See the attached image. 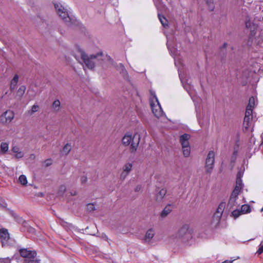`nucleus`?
I'll return each instance as SVG.
<instances>
[{
	"label": "nucleus",
	"instance_id": "obj_1",
	"mask_svg": "<svg viewBox=\"0 0 263 263\" xmlns=\"http://www.w3.org/2000/svg\"><path fill=\"white\" fill-rule=\"evenodd\" d=\"M80 58H78L77 57H76L78 61L81 64L83 67L85 66L90 69H92L95 67L96 62L98 60V57L100 55H102V53H98L97 55H88L83 51H80Z\"/></svg>",
	"mask_w": 263,
	"mask_h": 263
},
{
	"label": "nucleus",
	"instance_id": "obj_2",
	"mask_svg": "<svg viewBox=\"0 0 263 263\" xmlns=\"http://www.w3.org/2000/svg\"><path fill=\"white\" fill-rule=\"evenodd\" d=\"M140 140V135L135 134L133 136L130 135H125L122 138V143L124 145H130L132 152L136 151Z\"/></svg>",
	"mask_w": 263,
	"mask_h": 263
},
{
	"label": "nucleus",
	"instance_id": "obj_3",
	"mask_svg": "<svg viewBox=\"0 0 263 263\" xmlns=\"http://www.w3.org/2000/svg\"><path fill=\"white\" fill-rule=\"evenodd\" d=\"M20 253L22 257L25 258L24 263H39L36 258V253L27 249H21Z\"/></svg>",
	"mask_w": 263,
	"mask_h": 263
},
{
	"label": "nucleus",
	"instance_id": "obj_4",
	"mask_svg": "<svg viewBox=\"0 0 263 263\" xmlns=\"http://www.w3.org/2000/svg\"><path fill=\"white\" fill-rule=\"evenodd\" d=\"M150 93L155 99V101L153 100L151 101V106L153 113L157 118H159L163 115V110L155 92L151 90L150 91Z\"/></svg>",
	"mask_w": 263,
	"mask_h": 263
},
{
	"label": "nucleus",
	"instance_id": "obj_5",
	"mask_svg": "<svg viewBox=\"0 0 263 263\" xmlns=\"http://www.w3.org/2000/svg\"><path fill=\"white\" fill-rule=\"evenodd\" d=\"M54 7L57 14L64 21V22L68 25L70 26L71 19L69 16V14L66 9L60 3L54 4Z\"/></svg>",
	"mask_w": 263,
	"mask_h": 263
},
{
	"label": "nucleus",
	"instance_id": "obj_6",
	"mask_svg": "<svg viewBox=\"0 0 263 263\" xmlns=\"http://www.w3.org/2000/svg\"><path fill=\"white\" fill-rule=\"evenodd\" d=\"M215 162V153L214 151H211L209 152L205 164V172L206 173H211L214 165Z\"/></svg>",
	"mask_w": 263,
	"mask_h": 263
},
{
	"label": "nucleus",
	"instance_id": "obj_7",
	"mask_svg": "<svg viewBox=\"0 0 263 263\" xmlns=\"http://www.w3.org/2000/svg\"><path fill=\"white\" fill-rule=\"evenodd\" d=\"M191 234L189 227L187 224L183 225L177 232L176 234V238L178 239L188 238L190 237Z\"/></svg>",
	"mask_w": 263,
	"mask_h": 263
},
{
	"label": "nucleus",
	"instance_id": "obj_8",
	"mask_svg": "<svg viewBox=\"0 0 263 263\" xmlns=\"http://www.w3.org/2000/svg\"><path fill=\"white\" fill-rule=\"evenodd\" d=\"M252 113L249 111H246L245 116L244 118L243 126L246 130H248L252 127Z\"/></svg>",
	"mask_w": 263,
	"mask_h": 263
},
{
	"label": "nucleus",
	"instance_id": "obj_9",
	"mask_svg": "<svg viewBox=\"0 0 263 263\" xmlns=\"http://www.w3.org/2000/svg\"><path fill=\"white\" fill-rule=\"evenodd\" d=\"M166 194V190L163 188H158L156 190L155 199V200L158 202H160L163 200L164 196Z\"/></svg>",
	"mask_w": 263,
	"mask_h": 263
},
{
	"label": "nucleus",
	"instance_id": "obj_10",
	"mask_svg": "<svg viewBox=\"0 0 263 263\" xmlns=\"http://www.w3.org/2000/svg\"><path fill=\"white\" fill-rule=\"evenodd\" d=\"M14 115L13 111L7 110L5 111L2 116L1 120L4 123H10L14 118Z\"/></svg>",
	"mask_w": 263,
	"mask_h": 263
},
{
	"label": "nucleus",
	"instance_id": "obj_11",
	"mask_svg": "<svg viewBox=\"0 0 263 263\" xmlns=\"http://www.w3.org/2000/svg\"><path fill=\"white\" fill-rule=\"evenodd\" d=\"M191 138V136L187 134H184L179 137V142L182 147H186L190 146L189 143V139Z\"/></svg>",
	"mask_w": 263,
	"mask_h": 263
},
{
	"label": "nucleus",
	"instance_id": "obj_12",
	"mask_svg": "<svg viewBox=\"0 0 263 263\" xmlns=\"http://www.w3.org/2000/svg\"><path fill=\"white\" fill-rule=\"evenodd\" d=\"M174 205L172 204H167L160 213L162 218L166 217L173 210Z\"/></svg>",
	"mask_w": 263,
	"mask_h": 263
},
{
	"label": "nucleus",
	"instance_id": "obj_13",
	"mask_svg": "<svg viewBox=\"0 0 263 263\" xmlns=\"http://www.w3.org/2000/svg\"><path fill=\"white\" fill-rule=\"evenodd\" d=\"M0 238L2 239V244L4 246V241H7L9 239V234L7 230H0Z\"/></svg>",
	"mask_w": 263,
	"mask_h": 263
},
{
	"label": "nucleus",
	"instance_id": "obj_14",
	"mask_svg": "<svg viewBox=\"0 0 263 263\" xmlns=\"http://www.w3.org/2000/svg\"><path fill=\"white\" fill-rule=\"evenodd\" d=\"M155 235V231L153 229L148 230L144 236V240L146 242H149L153 238Z\"/></svg>",
	"mask_w": 263,
	"mask_h": 263
},
{
	"label": "nucleus",
	"instance_id": "obj_15",
	"mask_svg": "<svg viewBox=\"0 0 263 263\" xmlns=\"http://www.w3.org/2000/svg\"><path fill=\"white\" fill-rule=\"evenodd\" d=\"M116 69L125 78L127 77V72L124 65L122 64H119L116 66Z\"/></svg>",
	"mask_w": 263,
	"mask_h": 263
},
{
	"label": "nucleus",
	"instance_id": "obj_16",
	"mask_svg": "<svg viewBox=\"0 0 263 263\" xmlns=\"http://www.w3.org/2000/svg\"><path fill=\"white\" fill-rule=\"evenodd\" d=\"M255 98L253 97L249 99V103L247 106L246 111H249L250 112H253V109L255 106Z\"/></svg>",
	"mask_w": 263,
	"mask_h": 263
},
{
	"label": "nucleus",
	"instance_id": "obj_17",
	"mask_svg": "<svg viewBox=\"0 0 263 263\" xmlns=\"http://www.w3.org/2000/svg\"><path fill=\"white\" fill-rule=\"evenodd\" d=\"M18 76L17 74H15L11 80L10 87V89L11 91H13L15 89L18 83Z\"/></svg>",
	"mask_w": 263,
	"mask_h": 263
},
{
	"label": "nucleus",
	"instance_id": "obj_18",
	"mask_svg": "<svg viewBox=\"0 0 263 263\" xmlns=\"http://www.w3.org/2000/svg\"><path fill=\"white\" fill-rule=\"evenodd\" d=\"M12 152L15 153V157L16 158H21L24 156V153L20 151V148L17 146H14L12 149Z\"/></svg>",
	"mask_w": 263,
	"mask_h": 263
},
{
	"label": "nucleus",
	"instance_id": "obj_19",
	"mask_svg": "<svg viewBox=\"0 0 263 263\" xmlns=\"http://www.w3.org/2000/svg\"><path fill=\"white\" fill-rule=\"evenodd\" d=\"M71 149V145L70 143L65 144L62 148L61 153L63 155H67Z\"/></svg>",
	"mask_w": 263,
	"mask_h": 263
},
{
	"label": "nucleus",
	"instance_id": "obj_20",
	"mask_svg": "<svg viewBox=\"0 0 263 263\" xmlns=\"http://www.w3.org/2000/svg\"><path fill=\"white\" fill-rule=\"evenodd\" d=\"M133 165L130 163H127L123 167V171L129 174L132 170Z\"/></svg>",
	"mask_w": 263,
	"mask_h": 263
},
{
	"label": "nucleus",
	"instance_id": "obj_21",
	"mask_svg": "<svg viewBox=\"0 0 263 263\" xmlns=\"http://www.w3.org/2000/svg\"><path fill=\"white\" fill-rule=\"evenodd\" d=\"M242 214L248 213L251 212L250 206L248 204H243L241 206L240 210Z\"/></svg>",
	"mask_w": 263,
	"mask_h": 263
},
{
	"label": "nucleus",
	"instance_id": "obj_22",
	"mask_svg": "<svg viewBox=\"0 0 263 263\" xmlns=\"http://www.w3.org/2000/svg\"><path fill=\"white\" fill-rule=\"evenodd\" d=\"M60 101L59 100H56L53 102L52 107L55 111H59L60 109Z\"/></svg>",
	"mask_w": 263,
	"mask_h": 263
},
{
	"label": "nucleus",
	"instance_id": "obj_23",
	"mask_svg": "<svg viewBox=\"0 0 263 263\" xmlns=\"http://www.w3.org/2000/svg\"><path fill=\"white\" fill-rule=\"evenodd\" d=\"M9 148V145L6 142H2L1 144V152L5 154L8 151Z\"/></svg>",
	"mask_w": 263,
	"mask_h": 263
},
{
	"label": "nucleus",
	"instance_id": "obj_24",
	"mask_svg": "<svg viewBox=\"0 0 263 263\" xmlns=\"http://www.w3.org/2000/svg\"><path fill=\"white\" fill-rule=\"evenodd\" d=\"M182 153L183 154V156L185 157H188L191 153V147L190 146H186V147H182Z\"/></svg>",
	"mask_w": 263,
	"mask_h": 263
},
{
	"label": "nucleus",
	"instance_id": "obj_25",
	"mask_svg": "<svg viewBox=\"0 0 263 263\" xmlns=\"http://www.w3.org/2000/svg\"><path fill=\"white\" fill-rule=\"evenodd\" d=\"M159 19L164 27H168V22L165 17L158 14Z\"/></svg>",
	"mask_w": 263,
	"mask_h": 263
},
{
	"label": "nucleus",
	"instance_id": "obj_26",
	"mask_svg": "<svg viewBox=\"0 0 263 263\" xmlns=\"http://www.w3.org/2000/svg\"><path fill=\"white\" fill-rule=\"evenodd\" d=\"M26 90V87L24 85H22L20 87L19 89L17 91V96H18L20 98L24 94Z\"/></svg>",
	"mask_w": 263,
	"mask_h": 263
},
{
	"label": "nucleus",
	"instance_id": "obj_27",
	"mask_svg": "<svg viewBox=\"0 0 263 263\" xmlns=\"http://www.w3.org/2000/svg\"><path fill=\"white\" fill-rule=\"evenodd\" d=\"M238 196H233V194H231V195L230 196L229 201V204L231 206H233L235 205V203L236 202V199L237 198Z\"/></svg>",
	"mask_w": 263,
	"mask_h": 263
},
{
	"label": "nucleus",
	"instance_id": "obj_28",
	"mask_svg": "<svg viewBox=\"0 0 263 263\" xmlns=\"http://www.w3.org/2000/svg\"><path fill=\"white\" fill-rule=\"evenodd\" d=\"M19 182L23 185H25L27 183L26 177L25 175H22L19 177Z\"/></svg>",
	"mask_w": 263,
	"mask_h": 263
},
{
	"label": "nucleus",
	"instance_id": "obj_29",
	"mask_svg": "<svg viewBox=\"0 0 263 263\" xmlns=\"http://www.w3.org/2000/svg\"><path fill=\"white\" fill-rule=\"evenodd\" d=\"M241 189L242 187L241 186L235 185V187L233 191L232 194H233V196H238L240 193Z\"/></svg>",
	"mask_w": 263,
	"mask_h": 263
},
{
	"label": "nucleus",
	"instance_id": "obj_30",
	"mask_svg": "<svg viewBox=\"0 0 263 263\" xmlns=\"http://www.w3.org/2000/svg\"><path fill=\"white\" fill-rule=\"evenodd\" d=\"M225 205L224 203H221L216 210V212L222 214Z\"/></svg>",
	"mask_w": 263,
	"mask_h": 263
},
{
	"label": "nucleus",
	"instance_id": "obj_31",
	"mask_svg": "<svg viewBox=\"0 0 263 263\" xmlns=\"http://www.w3.org/2000/svg\"><path fill=\"white\" fill-rule=\"evenodd\" d=\"M242 213L240 210H235L232 212V215L235 219L238 218Z\"/></svg>",
	"mask_w": 263,
	"mask_h": 263
},
{
	"label": "nucleus",
	"instance_id": "obj_32",
	"mask_svg": "<svg viewBox=\"0 0 263 263\" xmlns=\"http://www.w3.org/2000/svg\"><path fill=\"white\" fill-rule=\"evenodd\" d=\"M206 3L209 6L211 11H213L214 9V3L213 0H206Z\"/></svg>",
	"mask_w": 263,
	"mask_h": 263
},
{
	"label": "nucleus",
	"instance_id": "obj_33",
	"mask_svg": "<svg viewBox=\"0 0 263 263\" xmlns=\"http://www.w3.org/2000/svg\"><path fill=\"white\" fill-rule=\"evenodd\" d=\"M87 210L89 212L93 211L96 210L95 206L93 204L89 203L87 205Z\"/></svg>",
	"mask_w": 263,
	"mask_h": 263
},
{
	"label": "nucleus",
	"instance_id": "obj_34",
	"mask_svg": "<svg viewBox=\"0 0 263 263\" xmlns=\"http://www.w3.org/2000/svg\"><path fill=\"white\" fill-rule=\"evenodd\" d=\"M236 185L241 186V187H242V180L240 177L239 176V175L236 178Z\"/></svg>",
	"mask_w": 263,
	"mask_h": 263
},
{
	"label": "nucleus",
	"instance_id": "obj_35",
	"mask_svg": "<svg viewBox=\"0 0 263 263\" xmlns=\"http://www.w3.org/2000/svg\"><path fill=\"white\" fill-rule=\"evenodd\" d=\"M39 106L37 105H33L32 106L31 110L30 111V114L32 115L33 113L37 111Z\"/></svg>",
	"mask_w": 263,
	"mask_h": 263
},
{
	"label": "nucleus",
	"instance_id": "obj_36",
	"mask_svg": "<svg viewBox=\"0 0 263 263\" xmlns=\"http://www.w3.org/2000/svg\"><path fill=\"white\" fill-rule=\"evenodd\" d=\"M222 214L219 213L215 212L214 214L213 218L217 221H219Z\"/></svg>",
	"mask_w": 263,
	"mask_h": 263
},
{
	"label": "nucleus",
	"instance_id": "obj_37",
	"mask_svg": "<svg viewBox=\"0 0 263 263\" xmlns=\"http://www.w3.org/2000/svg\"><path fill=\"white\" fill-rule=\"evenodd\" d=\"M222 214L219 213L215 212L214 214L213 218L217 221H219Z\"/></svg>",
	"mask_w": 263,
	"mask_h": 263
},
{
	"label": "nucleus",
	"instance_id": "obj_38",
	"mask_svg": "<svg viewBox=\"0 0 263 263\" xmlns=\"http://www.w3.org/2000/svg\"><path fill=\"white\" fill-rule=\"evenodd\" d=\"M0 263H11V260L9 258H0Z\"/></svg>",
	"mask_w": 263,
	"mask_h": 263
},
{
	"label": "nucleus",
	"instance_id": "obj_39",
	"mask_svg": "<svg viewBox=\"0 0 263 263\" xmlns=\"http://www.w3.org/2000/svg\"><path fill=\"white\" fill-rule=\"evenodd\" d=\"M128 174L122 171L120 176V179L122 180H124L128 176Z\"/></svg>",
	"mask_w": 263,
	"mask_h": 263
},
{
	"label": "nucleus",
	"instance_id": "obj_40",
	"mask_svg": "<svg viewBox=\"0 0 263 263\" xmlns=\"http://www.w3.org/2000/svg\"><path fill=\"white\" fill-rule=\"evenodd\" d=\"M44 163L45 167H48L52 164V160L50 159H47L44 161Z\"/></svg>",
	"mask_w": 263,
	"mask_h": 263
},
{
	"label": "nucleus",
	"instance_id": "obj_41",
	"mask_svg": "<svg viewBox=\"0 0 263 263\" xmlns=\"http://www.w3.org/2000/svg\"><path fill=\"white\" fill-rule=\"evenodd\" d=\"M87 181V178L85 176H82L81 178V182L82 184L85 183Z\"/></svg>",
	"mask_w": 263,
	"mask_h": 263
},
{
	"label": "nucleus",
	"instance_id": "obj_42",
	"mask_svg": "<svg viewBox=\"0 0 263 263\" xmlns=\"http://www.w3.org/2000/svg\"><path fill=\"white\" fill-rule=\"evenodd\" d=\"M257 253L258 254H260L262 253H263V245H260V247H259L258 250H257Z\"/></svg>",
	"mask_w": 263,
	"mask_h": 263
},
{
	"label": "nucleus",
	"instance_id": "obj_43",
	"mask_svg": "<svg viewBox=\"0 0 263 263\" xmlns=\"http://www.w3.org/2000/svg\"><path fill=\"white\" fill-rule=\"evenodd\" d=\"M246 26L247 28H251V22L250 20H248L246 21Z\"/></svg>",
	"mask_w": 263,
	"mask_h": 263
},
{
	"label": "nucleus",
	"instance_id": "obj_44",
	"mask_svg": "<svg viewBox=\"0 0 263 263\" xmlns=\"http://www.w3.org/2000/svg\"><path fill=\"white\" fill-rule=\"evenodd\" d=\"M142 189V186L141 185H138L135 188V191L136 192H140Z\"/></svg>",
	"mask_w": 263,
	"mask_h": 263
},
{
	"label": "nucleus",
	"instance_id": "obj_45",
	"mask_svg": "<svg viewBox=\"0 0 263 263\" xmlns=\"http://www.w3.org/2000/svg\"><path fill=\"white\" fill-rule=\"evenodd\" d=\"M66 190V187L64 185H62L60 188V191L64 193Z\"/></svg>",
	"mask_w": 263,
	"mask_h": 263
},
{
	"label": "nucleus",
	"instance_id": "obj_46",
	"mask_svg": "<svg viewBox=\"0 0 263 263\" xmlns=\"http://www.w3.org/2000/svg\"><path fill=\"white\" fill-rule=\"evenodd\" d=\"M233 261L232 260H226L222 263H232Z\"/></svg>",
	"mask_w": 263,
	"mask_h": 263
},
{
	"label": "nucleus",
	"instance_id": "obj_47",
	"mask_svg": "<svg viewBox=\"0 0 263 263\" xmlns=\"http://www.w3.org/2000/svg\"><path fill=\"white\" fill-rule=\"evenodd\" d=\"M227 43H224L223 44V45H222V47H221V48H226L227 47Z\"/></svg>",
	"mask_w": 263,
	"mask_h": 263
},
{
	"label": "nucleus",
	"instance_id": "obj_48",
	"mask_svg": "<svg viewBox=\"0 0 263 263\" xmlns=\"http://www.w3.org/2000/svg\"><path fill=\"white\" fill-rule=\"evenodd\" d=\"M107 58L110 61H111V62L112 61V60L111 59V58L110 57H107Z\"/></svg>",
	"mask_w": 263,
	"mask_h": 263
},
{
	"label": "nucleus",
	"instance_id": "obj_49",
	"mask_svg": "<svg viewBox=\"0 0 263 263\" xmlns=\"http://www.w3.org/2000/svg\"><path fill=\"white\" fill-rule=\"evenodd\" d=\"M238 175H239V176L241 178V174H240V172L238 173L237 177L238 176Z\"/></svg>",
	"mask_w": 263,
	"mask_h": 263
},
{
	"label": "nucleus",
	"instance_id": "obj_50",
	"mask_svg": "<svg viewBox=\"0 0 263 263\" xmlns=\"http://www.w3.org/2000/svg\"><path fill=\"white\" fill-rule=\"evenodd\" d=\"M71 195H72V196H74V195H76V193H75V192H74V193H72V194L71 193Z\"/></svg>",
	"mask_w": 263,
	"mask_h": 263
},
{
	"label": "nucleus",
	"instance_id": "obj_51",
	"mask_svg": "<svg viewBox=\"0 0 263 263\" xmlns=\"http://www.w3.org/2000/svg\"><path fill=\"white\" fill-rule=\"evenodd\" d=\"M71 195H72V196H74V195H76V193H75V192H74V193H72V194L71 193Z\"/></svg>",
	"mask_w": 263,
	"mask_h": 263
},
{
	"label": "nucleus",
	"instance_id": "obj_52",
	"mask_svg": "<svg viewBox=\"0 0 263 263\" xmlns=\"http://www.w3.org/2000/svg\"><path fill=\"white\" fill-rule=\"evenodd\" d=\"M260 211L262 212H263V207L262 208V209L260 210Z\"/></svg>",
	"mask_w": 263,
	"mask_h": 263
},
{
	"label": "nucleus",
	"instance_id": "obj_53",
	"mask_svg": "<svg viewBox=\"0 0 263 263\" xmlns=\"http://www.w3.org/2000/svg\"><path fill=\"white\" fill-rule=\"evenodd\" d=\"M1 200H2V199L1 198H0V201H1Z\"/></svg>",
	"mask_w": 263,
	"mask_h": 263
},
{
	"label": "nucleus",
	"instance_id": "obj_54",
	"mask_svg": "<svg viewBox=\"0 0 263 263\" xmlns=\"http://www.w3.org/2000/svg\"><path fill=\"white\" fill-rule=\"evenodd\" d=\"M262 143H263V135H262Z\"/></svg>",
	"mask_w": 263,
	"mask_h": 263
}]
</instances>
